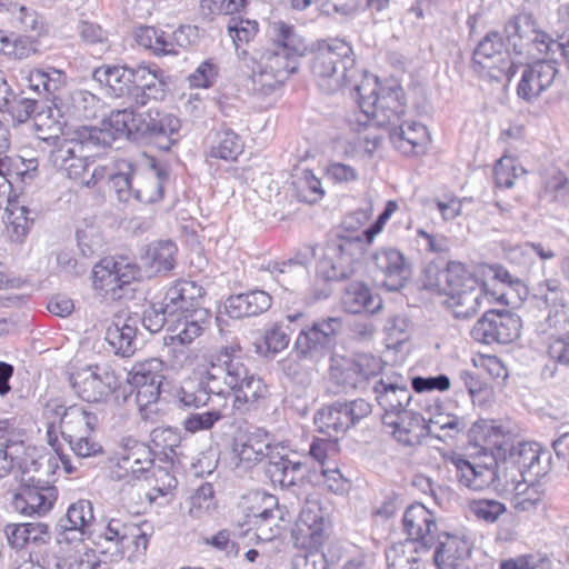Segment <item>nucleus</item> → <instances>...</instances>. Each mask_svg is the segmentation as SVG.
Returning a JSON list of instances; mask_svg holds the SVG:
<instances>
[{
	"instance_id": "1",
	"label": "nucleus",
	"mask_w": 569,
	"mask_h": 569,
	"mask_svg": "<svg viewBox=\"0 0 569 569\" xmlns=\"http://www.w3.org/2000/svg\"><path fill=\"white\" fill-rule=\"evenodd\" d=\"M268 386L250 368V360L238 342L224 346L209 356L203 381H184L174 398L180 408L206 406L212 396L231 400V410L247 413L257 409L268 396Z\"/></svg>"
},
{
	"instance_id": "2",
	"label": "nucleus",
	"mask_w": 569,
	"mask_h": 569,
	"mask_svg": "<svg viewBox=\"0 0 569 569\" xmlns=\"http://www.w3.org/2000/svg\"><path fill=\"white\" fill-rule=\"evenodd\" d=\"M274 43L259 57H251V90L268 96L283 84L299 69L300 58L307 49L303 39L291 24L273 23Z\"/></svg>"
},
{
	"instance_id": "3",
	"label": "nucleus",
	"mask_w": 569,
	"mask_h": 569,
	"mask_svg": "<svg viewBox=\"0 0 569 569\" xmlns=\"http://www.w3.org/2000/svg\"><path fill=\"white\" fill-rule=\"evenodd\" d=\"M310 72L325 94L345 89L356 92L357 83L368 73L358 68L351 44L337 38L317 42L310 59Z\"/></svg>"
},
{
	"instance_id": "4",
	"label": "nucleus",
	"mask_w": 569,
	"mask_h": 569,
	"mask_svg": "<svg viewBox=\"0 0 569 569\" xmlns=\"http://www.w3.org/2000/svg\"><path fill=\"white\" fill-rule=\"evenodd\" d=\"M356 100L360 114L353 130L361 131L369 127H381L388 131L402 122L406 114L405 92L401 87H381L372 74H365L356 86Z\"/></svg>"
},
{
	"instance_id": "5",
	"label": "nucleus",
	"mask_w": 569,
	"mask_h": 569,
	"mask_svg": "<svg viewBox=\"0 0 569 569\" xmlns=\"http://www.w3.org/2000/svg\"><path fill=\"white\" fill-rule=\"evenodd\" d=\"M425 287L446 296L445 302L456 318L468 319L475 316L482 302V286L460 262L451 261L445 269L429 267L426 270Z\"/></svg>"
},
{
	"instance_id": "6",
	"label": "nucleus",
	"mask_w": 569,
	"mask_h": 569,
	"mask_svg": "<svg viewBox=\"0 0 569 569\" xmlns=\"http://www.w3.org/2000/svg\"><path fill=\"white\" fill-rule=\"evenodd\" d=\"M181 122L171 113L149 109L136 114L133 109H121L110 113L109 129L133 141L153 144L161 151H169L179 140Z\"/></svg>"
},
{
	"instance_id": "7",
	"label": "nucleus",
	"mask_w": 569,
	"mask_h": 569,
	"mask_svg": "<svg viewBox=\"0 0 569 569\" xmlns=\"http://www.w3.org/2000/svg\"><path fill=\"white\" fill-rule=\"evenodd\" d=\"M204 290L193 281L181 280L171 286L163 298L164 312L173 325L171 339L191 343L203 330L210 311L203 305Z\"/></svg>"
},
{
	"instance_id": "8",
	"label": "nucleus",
	"mask_w": 569,
	"mask_h": 569,
	"mask_svg": "<svg viewBox=\"0 0 569 569\" xmlns=\"http://www.w3.org/2000/svg\"><path fill=\"white\" fill-rule=\"evenodd\" d=\"M117 136L103 127H81L72 139L58 142L49 154L51 164L70 179H79L89 166V158L112 147Z\"/></svg>"
},
{
	"instance_id": "9",
	"label": "nucleus",
	"mask_w": 569,
	"mask_h": 569,
	"mask_svg": "<svg viewBox=\"0 0 569 569\" xmlns=\"http://www.w3.org/2000/svg\"><path fill=\"white\" fill-rule=\"evenodd\" d=\"M505 32L517 54L538 59L542 54L560 51L569 69V36H561L558 40H553L540 30L532 16L527 13H520L510 19L505 27Z\"/></svg>"
},
{
	"instance_id": "10",
	"label": "nucleus",
	"mask_w": 569,
	"mask_h": 569,
	"mask_svg": "<svg viewBox=\"0 0 569 569\" xmlns=\"http://www.w3.org/2000/svg\"><path fill=\"white\" fill-rule=\"evenodd\" d=\"M117 169L113 179L119 201L137 200L149 204L162 200L164 183L168 180V172L164 169H141L133 161H120Z\"/></svg>"
},
{
	"instance_id": "11",
	"label": "nucleus",
	"mask_w": 569,
	"mask_h": 569,
	"mask_svg": "<svg viewBox=\"0 0 569 569\" xmlns=\"http://www.w3.org/2000/svg\"><path fill=\"white\" fill-rule=\"evenodd\" d=\"M328 527L326 512L318 499L308 498L300 511L295 532L302 539V545H309V549L296 555L293 569H327L326 555L319 549L325 541Z\"/></svg>"
},
{
	"instance_id": "12",
	"label": "nucleus",
	"mask_w": 569,
	"mask_h": 569,
	"mask_svg": "<svg viewBox=\"0 0 569 569\" xmlns=\"http://www.w3.org/2000/svg\"><path fill=\"white\" fill-rule=\"evenodd\" d=\"M142 278L141 267L124 256L106 257L92 269L93 288L112 300L132 298V284Z\"/></svg>"
},
{
	"instance_id": "13",
	"label": "nucleus",
	"mask_w": 569,
	"mask_h": 569,
	"mask_svg": "<svg viewBox=\"0 0 569 569\" xmlns=\"http://www.w3.org/2000/svg\"><path fill=\"white\" fill-rule=\"evenodd\" d=\"M361 237H339L329 241L317 263V273L326 281L351 277L365 252Z\"/></svg>"
},
{
	"instance_id": "14",
	"label": "nucleus",
	"mask_w": 569,
	"mask_h": 569,
	"mask_svg": "<svg viewBox=\"0 0 569 569\" xmlns=\"http://www.w3.org/2000/svg\"><path fill=\"white\" fill-rule=\"evenodd\" d=\"M239 508L244 517L243 525L256 529L258 538L271 540L279 533L276 521L281 515L276 496L253 490L241 497Z\"/></svg>"
},
{
	"instance_id": "15",
	"label": "nucleus",
	"mask_w": 569,
	"mask_h": 569,
	"mask_svg": "<svg viewBox=\"0 0 569 569\" xmlns=\"http://www.w3.org/2000/svg\"><path fill=\"white\" fill-rule=\"evenodd\" d=\"M473 63L496 81H511L517 71V63L510 59L499 32L487 33L473 51Z\"/></svg>"
},
{
	"instance_id": "16",
	"label": "nucleus",
	"mask_w": 569,
	"mask_h": 569,
	"mask_svg": "<svg viewBox=\"0 0 569 569\" xmlns=\"http://www.w3.org/2000/svg\"><path fill=\"white\" fill-rule=\"evenodd\" d=\"M76 395L87 402H103L118 388V378L107 365H88L70 375Z\"/></svg>"
},
{
	"instance_id": "17",
	"label": "nucleus",
	"mask_w": 569,
	"mask_h": 569,
	"mask_svg": "<svg viewBox=\"0 0 569 569\" xmlns=\"http://www.w3.org/2000/svg\"><path fill=\"white\" fill-rule=\"evenodd\" d=\"M341 327L339 318L330 317L302 328L295 342L297 355L313 361L323 358L335 347Z\"/></svg>"
},
{
	"instance_id": "18",
	"label": "nucleus",
	"mask_w": 569,
	"mask_h": 569,
	"mask_svg": "<svg viewBox=\"0 0 569 569\" xmlns=\"http://www.w3.org/2000/svg\"><path fill=\"white\" fill-rule=\"evenodd\" d=\"M521 319L510 311L488 310L475 323L471 337L481 343L508 345L520 336Z\"/></svg>"
},
{
	"instance_id": "19",
	"label": "nucleus",
	"mask_w": 569,
	"mask_h": 569,
	"mask_svg": "<svg viewBox=\"0 0 569 569\" xmlns=\"http://www.w3.org/2000/svg\"><path fill=\"white\" fill-rule=\"evenodd\" d=\"M163 368L160 359L150 358L136 363L130 370L128 381L136 390V402L141 412L158 401L164 380Z\"/></svg>"
},
{
	"instance_id": "20",
	"label": "nucleus",
	"mask_w": 569,
	"mask_h": 569,
	"mask_svg": "<svg viewBox=\"0 0 569 569\" xmlns=\"http://www.w3.org/2000/svg\"><path fill=\"white\" fill-rule=\"evenodd\" d=\"M372 392L378 406L383 410L382 422L410 408L412 392L407 380L399 373L380 377L375 381Z\"/></svg>"
},
{
	"instance_id": "21",
	"label": "nucleus",
	"mask_w": 569,
	"mask_h": 569,
	"mask_svg": "<svg viewBox=\"0 0 569 569\" xmlns=\"http://www.w3.org/2000/svg\"><path fill=\"white\" fill-rule=\"evenodd\" d=\"M402 523L408 536L406 541L416 542L422 550L431 551L441 536L435 513L420 502H415L406 509Z\"/></svg>"
},
{
	"instance_id": "22",
	"label": "nucleus",
	"mask_w": 569,
	"mask_h": 569,
	"mask_svg": "<svg viewBox=\"0 0 569 569\" xmlns=\"http://www.w3.org/2000/svg\"><path fill=\"white\" fill-rule=\"evenodd\" d=\"M377 269L376 280L389 291H398L405 287L409 277V268L405 256L397 249L385 248L373 254Z\"/></svg>"
},
{
	"instance_id": "23",
	"label": "nucleus",
	"mask_w": 569,
	"mask_h": 569,
	"mask_svg": "<svg viewBox=\"0 0 569 569\" xmlns=\"http://www.w3.org/2000/svg\"><path fill=\"white\" fill-rule=\"evenodd\" d=\"M433 548L438 569H470L471 543L463 537L441 532Z\"/></svg>"
},
{
	"instance_id": "24",
	"label": "nucleus",
	"mask_w": 569,
	"mask_h": 569,
	"mask_svg": "<svg viewBox=\"0 0 569 569\" xmlns=\"http://www.w3.org/2000/svg\"><path fill=\"white\" fill-rule=\"evenodd\" d=\"M382 423L391 428V433L399 443L408 447L421 445L427 436L432 435L423 416L411 408L398 412L395 418Z\"/></svg>"
},
{
	"instance_id": "25",
	"label": "nucleus",
	"mask_w": 569,
	"mask_h": 569,
	"mask_svg": "<svg viewBox=\"0 0 569 569\" xmlns=\"http://www.w3.org/2000/svg\"><path fill=\"white\" fill-rule=\"evenodd\" d=\"M532 64L523 67L521 79L517 87L518 96L531 102L547 90L555 81L558 70L555 62L538 57Z\"/></svg>"
},
{
	"instance_id": "26",
	"label": "nucleus",
	"mask_w": 569,
	"mask_h": 569,
	"mask_svg": "<svg viewBox=\"0 0 569 569\" xmlns=\"http://www.w3.org/2000/svg\"><path fill=\"white\" fill-rule=\"evenodd\" d=\"M133 69L127 66L103 64L94 69L93 79L106 87L108 96L123 99L129 104L127 109H133Z\"/></svg>"
},
{
	"instance_id": "27",
	"label": "nucleus",
	"mask_w": 569,
	"mask_h": 569,
	"mask_svg": "<svg viewBox=\"0 0 569 569\" xmlns=\"http://www.w3.org/2000/svg\"><path fill=\"white\" fill-rule=\"evenodd\" d=\"M57 498L54 486L38 480L21 488L14 497V506L21 513L43 516L52 509Z\"/></svg>"
},
{
	"instance_id": "28",
	"label": "nucleus",
	"mask_w": 569,
	"mask_h": 569,
	"mask_svg": "<svg viewBox=\"0 0 569 569\" xmlns=\"http://www.w3.org/2000/svg\"><path fill=\"white\" fill-rule=\"evenodd\" d=\"M163 71L156 64H140L133 69V103L143 107L150 100H161L166 94Z\"/></svg>"
},
{
	"instance_id": "29",
	"label": "nucleus",
	"mask_w": 569,
	"mask_h": 569,
	"mask_svg": "<svg viewBox=\"0 0 569 569\" xmlns=\"http://www.w3.org/2000/svg\"><path fill=\"white\" fill-rule=\"evenodd\" d=\"M490 462L485 465L470 462L463 458H457L453 460L456 467V475L459 482L472 490H482L498 479L501 480V467L495 458H490Z\"/></svg>"
},
{
	"instance_id": "30",
	"label": "nucleus",
	"mask_w": 569,
	"mask_h": 569,
	"mask_svg": "<svg viewBox=\"0 0 569 569\" xmlns=\"http://www.w3.org/2000/svg\"><path fill=\"white\" fill-rule=\"evenodd\" d=\"M140 539H143V549L148 545V536L141 529L131 522H126L120 518H111L99 535L98 545L101 540L113 545V555L122 556L130 543L139 548Z\"/></svg>"
},
{
	"instance_id": "31",
	"label": "nucleus",
	"mask_w": 569,
	"mask_h": 569,
	"mask_svg": "<svg viewBox=\"0 0 569 569\" xmlns=\"http://www.w3.org/2000/svg\"><path fill=\"white\" fill-rule=\"evenodd\" d=\"M271 305V296L264 290L256 289L230 296L224 302V310L230 318L241 319L264 313Z\"/></svg>"
},
{
	"instance_id": "32",
	"label": "nucleus",
	"mask_w": 569,
	"mask_h": 569,
	"mask_svg": "<svg viewBox=\"0 0 569 569\" xmlns=\"http://www.w3.org/2000/svg\"><path fill=\"white\" fill-rule=\"evenodd\" d=\"M138 317H118L106 331L104 340L110 349L121 357H131L137 350Z\"/></svg>"
},
{
	"instance_id": "33",
	"label": "nucleus",
	"mask_w": 569,
	"mask_h": 569,
	"mask_svg": "<svg viewBox=\"0 0 569 569\" xmlns=\"http://www.w3.org/2000/svg\"><path fill=\"white\" fill-rule=\"evenodd\" d=\"M56 413L61 415L60 433L66 442L83 435H90L98 425L97 415L86 411L78 406L69 408L58 406Z\"/></svg>"
},
{
	"instance_id": "34",
	"label": "nucleus",
	"mask_w": 569,
	"mask_h": 569,
	"mask_svg": "<svg viewBox=\"0 0 569 569\" xmlns=\"http://www.w3.org/2000/svg\"><path fill=\"white\" fill-rule=\"evenodd\" d=\"M307 472L306 462L293 460L289 456L272 457L266 466V475L282 488L297 486Z\"/></svg>"
},
{
	"instance_id": "35",
	"label": "nucleus",
	"mask_w": 569,
	"mask_h": 569,
	"mask_svg": "<svg viewBox=\"0 0 569 569\" xmlns=\"http://www.w3.org/2000/svg\"><path fill=\"white\" fill-rule=\"evenodd\" d=\"M315 248L308 247L295 258L281 262L269 263L268 270L273 279L286 290L307 273L306 266L315 258Z\"/></svg>"
},
{
	"instance_id": "36",
	"label": "nucleus",
	"mask_w": 569,
	"mask_h": 569,
	"mask_svg": "<svg viewBox=\"0 0 569 569\" xmlns=\"http://www.w3.org/2000/svg\"><path fill=\"white\" fill-rule=\"evenodd\" d=\"M341 305L349 313L366 311L373 315L382 308V300L379 296L372 295L365 283L352 282L343 290Z\"/></svg>"
},
{
	"instance_id": "37",
	"label": "nucleus",
	"mask_w": 569,
	"mask_h": 569,
	"mask_svg": "<svg viewBox=\"0 0 569 569\" xmlns=\"http://www.w3.org/2000/svg\"><path fill=\"white\" fill-rule=\"evenodd\" d=\"M429 552L430 550L416 546V542L393 543L385 551L387 569H421L423 556Z\"/></svg>"
},
{
	"instance_id": "38",
	"label": "nucleus",
	"mask_w": 569,
	"mask_h": 569,
	"mask_svg": "<svg viewBox=\"0 0 569 569\" xmlns=\"http://www.w3.org/2000/svg\"><path fill=\"white\" fill-rule=\"evenodd\" d=\"M34 212L18 202L8 203L4 207L3 221L6 234L10 242L22 243L27 238L34 221Z\"/></svg>"
},
{
	"instance_id": "39",
	"label": "nucleus",
	"mask_w": 569,
	"mask_h": 569,
	"mask_svg": "<svg viewBox=\"0 0 569 569\" xmlns=\"http://www.w3.org/2000/svg\"><path fill=\"white\" fill-rule=\"evenodd\" d=\"M176 253L177 247L170 240L150 244L146 254L141 258V269H144L146 277H152L172 270Z\"/></svg>"
},
{
	"instance_id": "40",
	"label": "nucleus",
	"mask_w": 569,
	"mask_h": 569,
	"mask_svg": "<svg viewBox=\"0 0 569 569\" xmlns=\"http://www.w3.org/2000/svg\"><path fill=\"white\" fill-rule=\"evenodd\" d=\"M94 520L93 506L90 500L80 499L72 503L58 522L61 533L80 532L86 535Z\"/></svg>"
},
{
	"instance_id": "41",
	"label": "nucleus",
	"mask_w": 569,
	"mask_h": 569,
	"mask_svg": "<svg viewBox=\"0 0 569 569\" xmlns=\"http://www.w3.org/2000/svg\"><path fill=\"white\" fill-rule=\"evenodd\" d=\"M541 456H546V453L541 452L538 446L533 443L520 442L513 446L509 452L512 469L517 468V471L521 476L526 472L535 477L541 476L545 472L543 469L540 468Z\"/></svg>"
},
{
	"instance_id": "42",
	"label": "nucleus",
	"mask_w": 569,
	"mask_h": 569,
	"mask_svg": "<svg viewBox=\"0 0 569 569\" xmlns=\"http://www.w3.org/2000/svg\"><path fill=\"white\" fill-rule=\"evenodd\" d=\"M270 445L268 440L257 433H248L238 437L233 445V451L241 462L248 466L262 461L268 456Z\"/></svg>"
},
{
	"instance_id": "43",
	"label": "nucleus",
	"mask_w": 569,
	"mask_h": 569,
	"mask_svg": "<svg viewBox=\"0 0 569 569\" xmlns=\"http://www.w3.org/2000/svg\"><path fill=\"white\" fill-rule=\"evenodd\" d=\"M26 79L30 89L47 99L54 98V94L64 86V73L54 68L32 69Z\"/></svg>"
},
{
	"instance_id": "44",
	"label": "nucleus",
	"mask_w": 569,
	"mask_h": 569,
	"mask_svg": "<svg viewBox=\"0 0 569 569\" xmlns=\"http://www.w3.org/2000/svg\"><path fill=\"white\" fill-rule=\"evenodd\" d=\"M330 380L346 392L349 390L363 391L351 357L335 356L331 358Z\"/></svg>"
},
{
	"instance_id": "45",
	"label": "nucleus",
	"mask_w": 569,
	"mask_h": 569,
	"mask_svg": "<svg viewBox=\"0 0 569 569\" xmlns=\"http://www.w3.org/2000/svg\"><path fill=\"white\" fill-rule=\"evenodd\" d=\"M243 150V142L239 134L229 128H222L214 133L208 156L226 161L236 160Z\"/></svg>"
},
{
	"instance_id": "46",
	"label": "nucleus",
	"mask_w": 569,
	"mask_h": 569,
	"mask_svg": "<svg viewBox=\"0 0 569 569\" xmlns=\"http://www.w3.org/2000/svg\"><path fill=\"white\" fill-rule=\"evenodd\" d=\"M425 134L426 127L418 122L402 121L389 130V136L396 148L406 154L415 152Z\"/></svg>"
},
{
	"instance_id": "47",
	"label": "nucleus",
	"mask_w": 569,
	"mask_h": 569,
	"mask_svg": "<svg viewBox=\"0 0 569 569\" xmlns=\"http://www.w3.org/2000/svg\"><path fill=\"white\" fill-rule=\"evenodd\" d=\"M315 425L318 430L329 437L346 432L347 422L342 417L340 400L320 408L315 415Z\"/></svg>"
},
{
	"instance_id": "48",
	"label": "nucleus",
	"mask_w": 569,
	"mask_h": 569,
	"mask_svg": "<svg viewBox=\"0 0 569 569\" xmlns=\"http://www.w3.org/2000/svg\"><path fill=\"white\" fill-rule=\"evenodd\" d=\"M120 466L133 475L143 473L153 466V452L147 445L132 441V445L126 449L121 457Z\"/></svg>"
},
{
	"instance_id": "49",
	"label": "nucleus",
	"mask_w": 569,
	"mask_h": 569,
	"mask_svg": "<svg viewBox=\"0 0 569 569\" xmlns=\"http://www.w3.org/2000/svg\"><path fill=\"white\" fill-rule=\"evenodd\" d=\"M351 358L355 361L357 375L360 379L363 391L370 387L372 388L375 381L386 375L383 372L386 363L379 357L370 353H357Z\"/></svg>"
},
{
	"instance_id": "50",
	"label": "nucleus",
	"mask_w": 569,
	"mask_h": 569,
	"mask_svg": "<svg viewBox=\"0 0 569 569\" xmlns=\"http://www.w3.org/2000/svg\"><path fill=\"white\" fill-rule=\"evenodd\" d=\"M238 411L231 410V405H228V400L220 409H212L206 412H197L188 416L183 421V427L187 431L196 433L198 431L211 429L216 422L227 416L237 413Z\"/></svg>"
},
{
	"instance_id": "51",
	"label": "nucleus",
	"mask_w": 569,
	"mask_h": 569,
	"mask_svg": "<svg viewBox=\"0 0 569 569\" xmlns=\"http://www.w3.org/2000/svg\"><path fill=\"white\" fill-rule=\"evenodd\" d=\"M292 184L297 198L306 203H316L325 194L320 180L309 169L297 173Z\"/></svg>"
},
{
	"instance_id": "52",
	"label": "nucleus",
	"mask_w": 569,
	"mask_h": 569,
	"mask_svg": "<svg viewBox=\"0 0 569 569\" xmlns=\"http://www.w3.org/2000/svg\"><path fill=\"white\" fill-rule=\"evenodd\" d=\"M61 540L57 538L56 542H49L43 549H34L29 551V559L41 569H63L67 560L61 555Z\"/></svg>"
},
{
	"instance_id": "53",
	"label": "nucleus",
	"mask_w": 569,
	"mask_h": 569,
	"mask_svg": "<svg viewBox=\"0 0 569 569\" xmlns=\"http://www.w3.org/2000/svg\"><path fill=\"white\" fill-rule=\"evenodd\" d=\"M526 172V169L511 157H502L493 168L495 181L499 188H511L515 180Z\"/></svg>"
},
{
	"instance_id": "54",
	"label": "nucleus",
	"mask_w": 569,
	"mask_h": 569,
	"mask_svg": "<svg viewBox=\"0 0 569 569\" xmlns=\"http://www.w3.org/2000/svg\"><path fill=\"white\" fill-rule=\"evenodd\" d=\"M545 196L551 201L562 207H569V179L561 172L556 171L545 183Z\"/></svg>"
},
{
	"instance_id": "55",
	"label": "nucleus",
	"mask_w": 569,
	"mask_h": 569,
	"mask_svg": "<svg viewBox=\"0 0 569 569\" xmlns=\"http://www.w3.org/2000/svg\"><path fill=\"white\" fill-rule=\"evenodd\" d=\"M151 440L156 448L160 449L167 460L173 461L176 449L180 445V436L172 428H157L151 432Z\"/></svg>"
},
{
	"instance_id": "56",
	"label": "nucleus",
	"mask_w": 569,
	"mask_h": 569,
	"mask_svg": "<svg viewBox=\"0 0 569 569\" xmlns=\"http://www.w3.org/2000/svg\"><path fill=\"white\" fill-rule=\"evenodd\" d=\"M472 515L487 523H495L507 511L506 506L495 499H478L470 502Z\"/></svg>"
},
{
	"instance_id": "57",
	"label": "nucleus",
	"mask_w": 569,
	"mask_h": 569,
	"mask_svg": "<svg viewBox=\"0 0 569 569\" xmlns=\"http://www.w3.org/2000/svg\"><path fill=\"white\" fill-rule=\"evenodd\" d=\"M340 408L343 420L347 422V429L357 426L362 419L369 417L372 412L371 403L362 398L340 401Z\"/></svg>"
},
{
	"instance_id": "58",
	"label": "nucleus",
	"mask_w": 569,
	"mask_h": 569,
	"mask_svg": "<svg viewBox=\"0 0 569 569\" xmlns=\"http://www.w3.org/2000/svg\"><path fill=\"white\" fill-rule=\"evenodd\" d=\"M140 43L152 48L156 52L162 54H169L178 52L174 49V42L171 36H166L164 32H158L154 28H144L141 30V34H138Z\"/></svg>"
},
{
	"instance_id": "59",
	"label": "nucleus",
	"mask_w": 569,
	"mask_h": 569,
	"mask_svg": "<svg viewBox=\"0 0 569 569\" xmlns=\"http://www.w3.org/2000/svg\"><path fill=\"white\" fill-rule=\"evenodd\" d=\"M169 318V313L164 312V303L162 302L159 308L151 306L146 309L139 321H141L142 326L152 333L159 332L167 323L168 330L172 333L174 323H172Z\"/></svg>"
},
{
	"instance_id": "60",
	"label": "nucleus",
	"mask_w": 569,
	"mask_h": 569,
	"mask_svg": "<svg viewBox=\"0 0 569 569\" xmlns=\"http://www.w3.org/2000/svg\"><path fill=\"white\" fill-rule=\"evenodd\" d=\"M499 569H551V561L540 555H522L502 560Z\"/></svg>"
},
{
	"instance_id": "61",
	"label": "nucleus",
	"mask_w": 569,
	"mask_h": 569,
	"mask_svg": "<svg viewBox=\"0 0 569 569\" xmlns=\"http://www.w3.org/2000/svg\"><path fill=\"white\" fill-rule=\"evenodd\" d=\"M547 353L556 365L569 367V331L559 336L550 333Z\"/></svg>"
},
{
	"instance_id": "62",
	"label": "nucleus",
	"mask_w": 569,
	"mask_h": 569,
	"mask_svg": "<svg viewBox=\"0 0 569 569\" xmlns=\"http://www.w3.org/2000/svg\"><path fill=\"white\" fill-rule=\"evenodd\" d=\"M228 32L236 44L238 42H249L258 32V22L232 18L228 23Z\"/></svg>"
},
{
	"instance_id": "63",
	"label": "nucleus",
	"mask_w": 569,
	"mask_h": 569,
	"mask_svg": "<svg viewBox=\"0 0 569 569\" xmlns=\"http://www.w3.org/2000/svg\"><path fill=\"white\" fill-rule=\"evenodd\" d=\"M78 246L82 256L92 257L98 253L103 246L101 236L93 228L77 231Z\"/></svg>"
},
{
	"instance_id": "64",
	"label": "nucleus",
	"mask_w": 569,
	"mask_h": 569,
	"mask_svg": "<svg viewBox=\"0 0 569 569\" xmlns=\"http://www.w3.org/2000/svg\"><path fill=\"white\" fill-rule=\"evenodd\" d=\"M543 492L537 486H528L513 498V508L518 511H531L542 501Z\"/></svg>"
}]
</instances>
